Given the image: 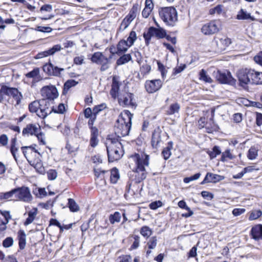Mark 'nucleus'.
I'll list each match as a JSON object with an SVG mask.
<instances>
[{"mask_svg": "<svg viewBox=\"0 0 262 262\" xmlns=\"http://www.w3.org/2000/svg\"><path fill=\"white\" fill-rule=\"evenodd\" d=\"M258 149L255 147H251L249 149L247 157L250 160H255L258 156Z\"/></svg>", "mask_w": 262, "mask_h": 262, "instance_id": "34", "label": "nucleus"}, {"mask_svg": "<svg viewBox=\"0 0 262 262\" xmlns=\"http://www.w3.org/2000/svg\"><path fill=\"white\" fill-rule=\"evenodd\" d=\"M30 134L31 135H33V124H29L27 125L26 127L24 128L23 130V135L25 136Z\"/></svg>", "mask_w": 262, "mask_h": 262, "instance_id": "48", "label": "nucleus"}, {"mask_svg": "<svg viewBox=\"0 0 262 262\" xmlns=\"http://www.w3.org/2000/svg\"><path fill=\"white\" fill-rule=\"evenodd\" d=\"M18 239L19 248L20 249H23L26 246V235L23 231H18Z\"/></svg>", "mask_w": 262, "mask_h": 262, "instance_id": "32", "label": "nucleus"}, {"mask_svg": "<svg viewBox=\"0 0 262 262\" xmlns=\"http://www.w3.org/2000/svg\"><path fill=\"white\" fill-rule=\"evenodd\" d=\"M251 84H262V72L253 70Z\"/></svg>", "mask_w": 262, "mask_h": 262, "instance_id": "23", "label": "nucleus"}, {"mask_svg": "<svg viewBox=\"0 0 262 262\" xmlns=\"http://www.w3.org/2000/svg\"><path fill=\"white\" fill-rule=\"evenodd\" d=\"M34 135L36 136L37 138L38 141L43 145H45L46 144V141L45 139V134L41 132V129L40 127L38 128L35 126L34 125Z\"/></svg>", "mask_w": 262, "mask_h": 262, "instance_id": "25", "label": "nucleus"}, {"mask_svg": "<svg viewBox=\"0 0 262 262\" xmlns=\"http://www.w3.org/2000/svg\"><path fill=\"white\" fill-rule=\"evenodd\" d=\"M61 49L62 48L60 45H56L47 51L49 56L54 54L56 52L60 51Z\"/></svg>", "mask_w": 262, "mask_h": 262, "instance_id": "46", "label": "nucleus"}, {"mask_svg": "<svg viewBox=\"0 0 262 262\" xmlns=\"http://www.w3.org/2000/svg\"><path fill=\"white\" fill-rule=\"evenodd\" d=\"M11 96L16 101V105H18L21 101L22 96L17 89L10 88L6 85L0 87V102L6 100L7 97Z\"/></svg>", "mask_w": 262, "mask_h": 262, "instance_id": "5", "label": "nucleus"}, {"mask_svg": "<svg viewBox=\"0 0 262 262\" xmlns=\"http://www.w3.org/2000/svg\"><path fill=\"white\" fill-rule=\"evenodd\" d=\"M35 160H36V162L35 164H34V168L36 169V172L39 174H43L45 173V169L41 160L39 158L36 159Z\"/></svg>", "mask_w": 262, "mask_h": 262, "instance_id": "33", "label": "nucleus"}, {"mask_svg": "<svg viewBox=\"0 0 262 262\" xmlns=\"http://www.w3.org/2000/svg\"><path fill=\"white\" fill-rule=\"evenodd\" d=\"M224 176L208 172L203 181L201 182V184H204L207 183H217L224 180Z\"/></svg>", "mask_w": 262, "mask_h": 262, "instance_id": "15", "label": "nucleus"}, {"mask_svg": "<svg viewBox=\"0 0 262 262\" xmlns=\"http://www.w3.org/2000/svg\"><path fill=\"white\" fill-rule=\"evenodd\" d=\"M120 178V175L118 170L116 168H114L111 171L110 180L112 183H116Z\"/></svg>", "mask_w": 262, "mask_h": 262, "instance_id": "35", "label": "nucleus"}, {"mask_svg": "<svg viewBox=\"0 0 262 262\" xmlns=\"http://www.w3.org/2000/svg\"><path fill=\"white\" fill-rule=\"evenodd\" d=\"M216 80L221 83L229 84L234 85L235 84L236 80L231 76L229 72H221L217 71L214 73Z\"/></svg>", "mask_w": 262, "mask_h": 262, "instance_id": "10", "label": "nucleus"}, {"mask_svg": "<svg viewBox=\"0 0 262 262\" xmlns=\"http://www.w3.org/2000/svg\"><path fill=\"white\" fill-rule=\"evenodd\" d=\"M161 19L168 25L173 26L178 20L176 9L172 7H165L159 11Z\"/></svg>", "mask_w": 262, "mask_h": 262, "instance_id": "4", "label": "nucleus"}, {"mask_svg": "<svg viewBox=\"0 0 262 262\" xmlns=\"http://www.w3.org/2000/svg\"><path fill=\"white\" fill-rule=\"evenodd\" d=\"M132 54L133 56L135 57L136 61L138 63H140L142 59L141 53L138 51L135 50L132 53Z\"/></svg>", "mask_w": 262, "mask_h": 262, "instance_id": "60", "label": "nucleus"}, {"mask_svg": "<svg viewBox=\"0 0 262 262\" xmlns=\"http://www.w3.org/2000/svg\"><path fill=\"white\" fill-rule=\"evenodd\" d=\"M253 69H242L238 71L237 77L240 85L245 88L248 84L251 83Z\"/></svg>", "mask_w": 262, "mask_h": 262, "instance_id": "9", "label": "nucleus"}, {"mask_svg": "<svg viewBox=\"0 0 262 262\" xmlns=\"http://www.w3.org/2000/svg\"><path fill=\"white\" fill-rule=\"evenodd\" d=\"M13 244V239L11 237H7L3 241V245L5 248L11 247Z\"/></svg>", "mask_w": 262, "mask_h": 262, "instance_id": "53", "label": "nucleus"}, {"mask_svg": "<svg viewBox=\"0 0 262 262\" xmlns=\"http://www.w3.org/2000/svg\"><path fill=\"white\" fill-rule=\"evenodd\" d=\"M35 30L41 32L50 33L52 31V29L49 27L37 26Z\"/></svg>", "mask_w": 262, "mask_h": 262, "instance_id": "57", "label": "nucleus"}, {"mask_svg": "<svg viewBox=\"0 0 262 262\" xmlns=\"http://www.w3.org/2000/svg\"><path fill=\"white\" fill-rule=\"evenodd\" d=\"M216 46V52H222L231 43V40L228 37L217 38L212 42Z\"/></svg>", "mask_w": 262, "mask_h": 262, "instance_id": "14", "label": "nucleus"}, {"mask_svg": "<svg viewBox=\"0 0 262 262\" xmlns=\"http://www.w3.org/2000/svg\"><path fill=\"white\" fill-rule=\"evenodd\" d=\"M173 144L171 141L168 143L167 146L164 148L162 152V155L165 160H167L169 158L171 155V149L172 148Z\"/></svg>", "mask_w": 262, "mask_h": 262, "instance_id": "29", "label": "nucleus"}, {"mask_svg": "<svg viewBox=\"0 0 262 262\" xmlns=\"http://www.w3.org/2000/svg\"><path fill=\"white\" fill-rule=\"evenodd\" d=\"M63 71L64 69L63 68H59L53 65L52 75L55 76H59L60 75L61 72Z\"/></svg>", "mask_w": 262, "mask_h": 262, "instance_id": "55", "label": "nucleus"}, {"mask_svg": "<svg viewBox=\"0 0 262 262\" xmlns=\"http://www.w3.org/2000/svg\"><path fill=\"white\" fill-rule=\"evenodd\" d=\"M48 178L50 180H54L57 176V172L53 169H50L47 172Z\"/></svg>", "mask_w": 262, "mask_h": 262, "instance_id": "54", "label": "nucleus"}, {"mask_svg": "<svg viewBox=\"0 0 262 262\" xmlns=\"http://www.w3.org/2000/svg\"><path fill=\"white\" fill-rule=\"evenodd\" d=\"M43 79V78L39 75V69H34V82H38Z\"/></svg>", "mask_w": 262, "mask_h": 262, "instance_id": "49", "label": "nucleus"}, {"mask_svg": "<svg viewBox=\"0 0 262 262\" xmlns=\"http://www.w3.org/2000/svg\"><path fill=\"white\" fill-rule=\"evenodd\" d=\"M121 215L119 212H115L113 214H111L109 216V221L112 224L115 223H118L120 221Z\"/></svg>", "mask_w": 262, "mask_h": 262, "instance_id": "38", "label": "nucleus"}, {"mask_svg": "<svg viewBox=\"0 0 262 262\" xmlns=\"http://www.w3.org/2000/svg\"><path fill=\"white\" fill-rule=\"evenodd\" d=\"M161 141L160 134L158 132L155 131L152 133L151 144L153 147L157 148Z\"/></svg>", "mask_w": 262, "mask_h": 262, "instance_id": "27", "label": "nucleus"}, {"mask_svg": "<svg viewBox=\"0 0 262 262\" xmlns=\"http://www.w3.org/2000/svg\"><path fill=\"white\" fill-rule=\"evenodd\" d=\"M21 148H22L24 156L27 159L28 161L30 163V164L31 165H32L31 164L32 161H30L29 159V157L28 156V153L32 154V152L33 151V146L32 145L29 146H24V147H23Z\"/></svg>", "mask_w": 262, "mask_h": 262, "instance_id": "44", "label": "nucleus"}, {"mask_svg": "<svg viewBox=\"0 0 262 262\" xmlns=\"http://www.w3.org/2000/svg\"><path fill=\"white\" fill-rule=\"evenodd\" d=\"M223 7V6L222 5H219L214 8L211 9L209 10V13L211 15L214 14H219L222 12Z\"/></svg>", "mask_w": 262, "mask_h": 262, "instance_id": "47", "label": "nucleus"}, {"mask_svg": "<svg viewBox=\"0 0 262 262\" xmlns=\"http://www.w3.org/2000/svg\"><path fill=\"white\" fill-rule=\"evenodd\" d=\"M112 58V56L107 57L103 53L96 52L92 55L91 60L92 62L101 66L100 70L101 71H105L110 67Z\"/></svg>", "mask_w": 262, "mask_h": 262, "instance_id": "6", "label": "nucleus"}, {"mask_svg": "<svg viewBox=\"0 0 262 262\" xmlns=\"http://www.w3.org/2000/svg\"><path fill=\"white\" fill-rule=\"evenodd\" d=\"M15 196L16 194L15 192V189H13L10 191L1 193L0 194V198L1 199L8 200V201H16Z\"/></svg>", "mask_w": 262, "mask_h": 262, "instance_id": "28", "label": "nucleus"}, {"mask_svg": "<svg viewBox=\"0 0 262 262\" xmlns=\"http://www.w3.org/2000/svg\"><path fill=\"white\" fill-rule=\"evenodd\" d=\"M157 239L156 237H152L147 243L148 248L150 249H154L157 246Z\"/></svg>", "mask_w": 262, "mask_h": 262, "instance_id": "51", "label": "nucleus"}, {"mask_svg": "<svg viewBox=\"0 0 262 262\" xmlns=\"http://www.w3.org/2000/svg\"><path fill=\"white\" fill-rule=\"evenodd\" d=\"M162 86L160 79L147 80L145 83V88L148 93H154L159 90Z\"/></svg>", "mask_w": 262, "mask_h": 262, "instance_id": "13", "label": "nucleus"}, {"mask_svg": "<svg viewBox=\"0 0 262 262\" xmlns=\"http://www.w3.org/2000/svg\"><path fill=\"white\" fill-rule=\"evenodd\" d=\"M137 39V35L136 33L134 31H132L129 35V36L128 37L127 40H126V42L130 46V47L133 45L134 43V42Z\"/></svg>", "mask_w": 262, "mask_h": 262, "instance_id": "42", "label": "nucleus"}, {"mask_svg": "<svg viewBox=\"0 0 262 262\" xmlns=\"http://www.w3.org/2000/svg\"><path fill=\"white\" fill-rule=\"evenodd\" d=\"M221 28V22L219 20H214L204 24L201 28V32L204 35H210L218 32Z\"/></svg>", "mask_w": 262, "mask_h": 262, "instance_id": "7", "label": "nucleus"}, {"mask_svg": "<svg viewBox=\"0 0 262 262\" xmlns=\"http://www.w3.org/2000/svg\"><path fill=\"white\" fill-rule=\"evenodd\" d=\"M245 212L244 208H235L232 211L233 214L235 216H238L244 213Z\"/></svg>", "mask_w": 262, "mask_h": 262, "instance_id": "63", "label": "nucleus"}, {"mask_svg": "<svg viewBox=\"0 0 262 262\" xmlns=\"http://www.w3.org/2000/svg\"><path fill=\"white\" fill-rule=\"evenodd\" d=\"M53 111L56 113L63 114L65 112V106L63 103H60L56 108H53Z\"/></svg>", "mask_w": 262, "mask_h": 262, "instance_id": "58", "label": "nucleus"}, {"mask_svg": "<svg viewBox=\"0 0 262 262\" xmlns=\"http://www.w3.org/2000/svg\"><path fill=\"white\" fill-rule=\"evenodd\" d=\"M130 24V22H129L127 19L124 18L120 25V26L119 29H118V31H120V32L123 31L128 27V26Z\"/></svg>", "mask_w": 262, "mask_h": 262, "instance_id": "50", "label": "nucleus"}, {"mask_svg": "<svg viewBox=\"0 0 262 262\" xmlns=\"http://www.w3.org/2000/svg\"><path fill=\"white\" fill-rule=\"evenodd\" d=\"M133 114L128 111H123L119 115L115 126V134L118 138L128 135L131 126Z\"/></svg>", "mask_w": 262, "mask_h": 262, "instance_id": "1", "label": "nucleus"}, {"mask_svg": "<svg viewBox=\"0 0 262 262\" xmlns=\"http://www.w3.org/2000/svg\"><path fill=\"white\" fill-rule=\"evenodd\" d=\"M16 201L28 202L31 200V194L28 187H22L15 188Z\"/></svg>", "mask_w": 262, "mask_h": 262, "instance_id": "11", "label": "nucleus"}, {"mask_svg": "<svg viewBox=\"0 0 262 262\" xmlns=\"http://www.w3.org/2000/svg\"><path fill=\"white\" fill-rule=\"evenodd\" d=\"M140 233L144 237H149L151 233V230L148 226H145L141 228L140 230Z\"/></svg>", "mask_w": 262, "mask_h": 262, "instance_id": "45", "label": "nucleus"}, {"mask_svg": "<svg viewBox=\"0 0 262 262\" xmlns=\"http://www.w3.org/2000/svg\"><path fill=\"white\" fill-rule=\"evenodd\" d=\"M11 218L9 211L0 210V231H4L6 229V224Z\"/></svg>", "mask_w": 262, "mask_h": 262, "instance_id": "17", "label": "nucleus"}, {"mask_svg": "<svg viewBox=\"0 0 262 262\" xmlns=\"http://www.w3.org/2000/svg\"><path fill=\"white\" fill-rule=\"evenodd\" d=\"M221 153L220 147L217 146H214L211 151L208 152L211 159L215 158L217 155H220Z\"/></svg>", "mask_w": 262, "mask_h": 262, "instance_id": "39", "label": "nucleus"}, {"mask_svg": "<svg viewBox=\"0 0 262 262\" xmlns=\"http://www.w3.org/2000/svg\"><path fill=\"white\" fill-rule=\"evenodd\" d=\"M40 105H41L39 101H34V113H35L36 115L39 117L43 118L46 117L51 111L49 110L48 108H45L44 107L38 108Z\"/></svg>", "mask_w": 262, "mask_h": 262, "instance_id": "16", "label": "nucleus"}, {"mask_svg": "<svg viewBox=\"0 0 262 262\" xmlns=\"http://www.w3.org/2000/svg\"><path fill=\"white\" fill-rule=\"evenodd\" d=\"M235 157V156L232 154L230 150L229 149H226L225 151L222 153L221 161L225 162L228 160H232Z\"/></svg>", "mask_w": 262, "mask_h": 262, "instance_id": "31", "label": "nucleus"}, {"mask_svg": "<svg viewBox=\"0 0 262 262\" xmlns=\"http://www.w3.org/2000/svg\"><path fill=\"white\" fill-rule=\"evenodd\" d=\"M262 215V212L260 210H254L250 212L249 220L253 221L257 219Z\"/></svg>", "mask_w": 262, "mask_h": 262, "instance_id": "41", "label": "nucleus"}, {"mask_svg": "<svg viewBox=\"0 0 262 262\" xmlns=\"http://www.w3.org/2000/svg\"><path fill=\"white\" fill-rule=\"evenodd\" d=\"M200 79L202 80L205 82L211 83L212 82V80L211 77L207 74L206 71L204 69H202L200 72Z\"/></svg>", "mask_w": 262, "mask_h": 262, "instance_id": "36", "label": "nucleus"}, {"mask_svg": "<svg viewBox=\"0 0 262 262\" xmlns=\"http://www.w3.org/2000/svg\"><path fill=\"white\" fill-rule=\"evenodd\" d=\"M132 59L131 55L129 54H124L121 56L117 60V64L118 65L123 64L128 62Z\"/></svg>", "mask_w": 262, "mask_h": 262, "instance_id": "37", "label": "nucleus"}, {"mask_svg": "<svg viewBox=\"0 0 262 262\" xmlns=\"http://www.w3.org/2000/svg\"><path fill=\"white\" fill-rule=\"evenodd\" d=\"M84 57L83 56H76L74 58V63L76 65H81L84 63Z\"/></svg>", "mask_w": 262, "mask_h": 262, "instance_id": "59", "label": "nucleus"}, {"mask_svg": "<svg viewBox=\"0 0 262 262\" xmlns=\"http://www.w3.org/2000/svg\"><path fill=\"white\" fill-rule=\"evenodd\" d=\"M259 170V168H256L255 165H252V166H249L245 167L243 169V173H244V174H245L246 173L251 172L253 171L254 170Z\"/></svg>", "mask_w": 262, "mask_h": 262, "instance_id": "61", "label": "nucleus"}, {"mask_svg": "<svg viewBox=\"0 0 262 262\" xmlns=\"http://www.w3.org/2000/svg\"><path fill=\"white\" fill-rule=\"evenodd\" d=\"M236 18L238 20H250L253 21L254 18L251 16L250 13H248L247 11L243 9H241L237 13Z\"/></svg>", "mask_w": 262, "mask_h": 262, "instance_id": "20", "label": "nucleus"}, {"mask_svg": "<svg viewBox=\"0 0 262 262\" xmlns=\"http://www.w3.org/2000/svg\"><path fill=\"white\" fill-rule=\"evenodd\" d=\"M40 93L43 97L50 101H53L59 96L57 89L52 84L43 86L40 90Z\"/></svg>", "mask_w": 262, "mask_h": 262, "instance_id": "8", "label": "nucleus"}, {"mask_svg": "<svg viewBox=\"0 0 262 262\" xmlns=\"http://www.w3.org/2000/svg\"><path fill=\"white\" fill-rule=\"evenodd\" d=\"M138 12V6L137 5H134L130 10L129 11L128 15L124 18L125 19L128 20L129 22H132L137 16V14Z\"/></svg>", "mask_w": 262, "mask_h": 262, "instance_id": "26", "label": "nucleus"}, {"mask_svg": "<svg viewBox=\"0 0 262 262\" xmlns=\"http://www.w3.org/2000/svg\"><path fill=\"white\" fill-rule=\"evenodd\" d=\"M162 206V202L160 201H155L154 202H152L149 205V207L151 209L155 210L157 209L159 207H161Z\"/></svg>", "mask_w": 262, "mask_h": 262, "instance_id": "62", "label": "nucleus"}, {"mask_svg": "<svg viewBox=\"0 0 262 262\" xmlns=\"http://www.w3.org/2000/svg\"><path fill=\"white\" fill-rule=\"evenodd\" d=\"M108 160L110 162L119 160L123 155V146L118 139H107L106 143Z\"/></svg>", "mask_w": 262, "mask_h": 262, "instance_id": "3", "label": "nucleus"}, {"mask_svg": "<svg viewBox=\"0 0 262 262\" xmlns=\"http://www.w3.org/2000/svg\"><path fill=\"white\" fill-rule=\"evenodd\" d=\"M133 95L130 93L126 94L124 96L121 97L119 98L118 101L121 105L128 106L134 105L133 102Z\"/></svg>", "mask_w": 262, "mask_h": 262, "instance_id": "19", "label": "nucleus"}, {"mask_svg": "<svg viewBox=\"0 0 262 262\" xmlns=\"http://www.w3.org/2000/svg\"><path fill=\"white\" fill-rule=\"evenodd\" d=\"M130 158L137 166L136 170L134 171L136 182L140 183L146 177L145 167L149 165V156L143 153L136 154Z\"/></svg>", "mask_w": 262, "mask_h": 262, "instance_id": "2", "label": "nucleus"}, {"mask_svg": "<svg viewBox=\"0 0 262 262\" xmlns=\"http://www.w3.org/2000/svg\"><path fill=\"white\" fill-rule=\"evenodd\" d=\"M69 207L71 211L75 212L79 210V207L75 201L72 199H68Z\"/></svg>", "mask_w": 262, "mask_h": 262, "instance_id": "43", "label": "nucleus"}, {"mask_svg": "<svg viewBox=\"0 0 262 262\" xmlns=\"http://www.w3.org/2000/svg\"><path fill=\"white\" fill-rule=\"evenodd\" d=\"M254 60L257 63L262 66V51L254 57Z\"/></svg>", "mask_w": 262, "mask_h": 262, "instance_id": "64", "label": "nucleus"}, {"mask_svg": "<svg viewBox=\"0 0 262 262\" xmlns=\"http://www.w3.org/2000/svg\"><path fill=\"white\" fill-rule=\"evenodd\" d=\"M251 235L255 241L262 240V225L258 224L253 227Z\"/></svg>", "mask_w": 262, "mask_h": 262, "instance_id": "18", "label": "nucleus"}, {"mask_svg": "<svg viewBox=\"0 0 262 262\" xmlns=\"http://www.w3.org/2000/svg\"><path fill=\"white\" fill-rule=\"evenodd\" d=\"M119 90V83L117 79L114 77L112 84V89L110 91V94L113 98H116L118 96V91Z\"/></svg>", "mask_w": 262, "mask_h": 262, "instance_id": "24", "label": "nucleus"}, {"mask_svg": "<svg viewBox=\"0 0 262 262\" xmlns=\"http://www.w3.org/2000/svg\"><path fill=\"white\" fill-rule=\"evenodd\" d=\"M180 108V105L178 103L172 104L170 105L167 114L168 115H173L176 113H178Z\"/></svg>", "mask_w": 262, "mask_h": 262, "instance_id": "40", "label": "nucleus"}, {"mask_svg": "<svg viewBox=\"0 0 262 262\" xmlns=\"http://www.w3.org/2000/svg\"><path fill=\"white\" fill-rule=\"evenodd\" d=\"M98 129L95 127H91V135L90 144V145L93 147H95L98 144L99 140L98 139Z\"/></svg>", "mask_w": 262, "mask_h": 262, "instance_id": "21", "label": "nucleus"}, {"mask_svg": "<svg viewBox=\"0 0 262 262\" xmlns=\"http://www.w3.org/2000/svg\"><path fill=\"white\" fill-rule=\"evenodd\" d=\"M166 31L161 28H156L154 27H150L147 33L144 34V37L145 40L150 39L151 37H156L158 38H162L166 36Z\"/></svg>", "mask_w": 262, "mask_h": 262, "instance_id": "12", "label": "nucleus"}, {"mask_svg": "<svg viewBox=\"0 0 262 262\" xmlns=\"http://www.w3.org/2000/svg\"><path fill=\"white\" fill-rule=\"evenodd\" d=\"M151 70L150 66L148 64H144L140 68L141 72L143 75L148 74Z\"/></svg>", "mask_w": 262, "mask_h": 262, "instance_id": "56", "label": "nucleus"}, {"mask_svg": "<svg viewBox=\"0 0 262 262\" xmlns=\"http://www.w3.org/2000/svg\"><path fill=\"white\" fill-rule=\"evenodd\" d=\"M53 64L52 63L46 64L43 67V71L48 75H52Z\"/></svg>", "mask_w": 262, "mask_h": 262, "instance_id": "52", "label": "nucleus"}, {"mask_svg": "<svg viewBox=\"0 0 262 262\" xmlns=\"http://www.w3.org/2000/svg\"><path fill=\"white\" fill-rule=\"evenodd\" d=\"M78 82L73 79L67 80L64 84L62 94L65 95L68 91L72 87L76 86Z\"/></svg>", "mask_w": 262, "mask_h": 262, "instance_id": "30", "label": "nucleus"}, {"mask_svg": "<svg viewBox=\"0 0 262 262\" xmlns=\"http://www.w3.org/2000/svg\"><path fill=\"white\" fill-rule=\"evenodd\" d=\"M129 47L130 46L126 42L125 40H121L117 46V54L121 55L126 52Z\"/></svg>", "mask_w": 262, "mask_h": 262, "instance_id": "22", "label": "nucleus"}]
</instances>
